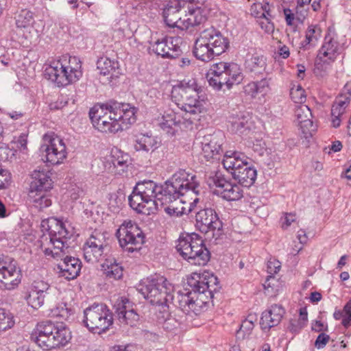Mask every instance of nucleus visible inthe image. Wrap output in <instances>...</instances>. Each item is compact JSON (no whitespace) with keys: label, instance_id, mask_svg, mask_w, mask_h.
I'll return each mask as SVG.
<instances>
[{"label":"nucleus","instance_id":"nucleus-1","mask_svg":"<svg viewBox=\"0 0 351 351\" xmlns=\"http://www.w3.org/2000/svg\"><path fill=\"white\" fill-rule=\"evenodd\" d=\"M186 193H199V184L196 176L180 169L171 181L165 182V187L148 180L139 182L129 196L130 206L137 213L150 215L162 206L177 200Z\"/></svg>","mask_w":351,"mask_h":351},{"label":"nucleus","instance_id":"nucleus-2","mask_svg":"<svg viewBox=\"0 0 351 351\" xmlns=\"http://www.w3.org/2000/svg\"><path fill=\"white\" fill-rule=\"evenodd\" d=\"M188 285L191 288V291L177 292L176 295L171 293L173 300L169 302L186 314L200 313L213 298L214 293L220 289L217 276L208 271L202 274H193L188 279Z\"/></svg>","mask_w":351,"mask_h":351},{"label":"nucleus","instance_id":"nucleus-3","mask_svg":"<svg viewBox=\"0 0 351 351\" xmlns=\"http://www.w3.org/2000/svg\"><path fill=\"white\" fill-rule=\"evenodd\" d=\"M43 234L40 239V246L47 256L61 258L69 245L67 239L72 236L65 223L56 218H49L42 221Z\"/></svg>","mask_w":351,"mask_h":351},{"label":"nucleus","instance_id":"nucleus-4","mask_svg":"<svg viewBox=\"0 0 351 351\" xmlns=\"http://www.w3.org/2000/svg\"><path fill=\"white\" fill-rule=\"evenodd\" d=\"M202 90L195 79L184 80L174 86L171 90V99L178 110L185 113V119L199 121L204 108L198 99Z\"/></svg>","mask_w":351,"mask_h":351},{"label":"nucleus","instance_id":"nucleus-5","mask_svg":"<svg viewBox=\"0 0 351 351\" xmlns=\"http://www.w3.org/2000/svg\"><path fill=\"white\" fill-rule=\"evenodd\" d=\"M32 339L45 350L66 346L71 339V332L63 323L50 321L38 323L32 333Z\"/></svg>","mask_w":351,"mask_h":351},{"label":"nucleus","instance_id":"nucleus-6","mask_svg":"<svg viewBox=\"0 0 351 351\" xmlns=\"http://www.w3.org/2000/svg\"><path fill=\"white\" fill-rule=\"evenodd\" d=\"M45 75L58 86L75 83L82 76V62L76 56H62L46 66Z\"/></svg>","mask_w":351,"mask_h":351},{"label":"nucleus","instance_id":"nucleus-7","mask_svg":"<svg viewBox=\"0 0 351 351\" xmlns=\"http://www.w3.org/2000/svg\"><path fill=\"white\" fill-rule=\"evenodd\" d=\"M176 250L185 261L193 265L204 266L210 258L204 241L195 233L180 236Z\"/></svg>","mask_w":351,"mask_h":351},{"label":"nucleus","instance_id":"nucleus-8","mask_svg":"<svg viewBox=\"0 0 351 351\" xmlns=\"http://www.w3.org/2000/svg\"><path fill=\"white\" fill-rule=\"evenodd\" d=\"M138 290L153 305L167 306L173 300V287L162 276L156 274L145 279L140 284Z\"/></svg>","mask_w":351,"mask_h":351},{"label":"nucleus","instance_id":"nucleus-9","mask_svg":"<svg viewBox=\"0 0 351 351\" xmlns=\"http://www.w3.org/2000/svg\"><path fill=\"white\" fill-rule=\"evenodd\" d=\"M83 322L93 332L101 334L113 324V315L104 303H94L84 311Z\"/></svg>","mask_w":351,"mask_h":351},{"label":"nucleus","instance_id":"nucleus-10","mask_svg":"<svg viewBox=\"0 0 351 351\" xmlns=\"http://www.w3.org/2000/svg\"><path fill=\"white\" fill-rule=\"evenodd\" d=\"M120 246L128 252L138 251L145 242V235L131 220L124 221L116 232Z\"/></svg>","mask_w":351,"mask_h":351},{"label":"nucleus","instance_id":"nucleus-11","mask_svg":"<svg viewBox=\"0 0 351 351\" xmlns=\"http://www.w3.org/2000/svg\"><path fill=\"white\" fill-rule=\"evenodd\" d=\"M110 101L94 106L89 112V116L95 128L102 132L116 133L120 126L117 123V116L110 108Z\"/></svg>","mask_w":351,"mask_h":351},{"label":"nucleus","instance_id":"nucleus-12","mask_svg":"<svg viewBox=\"0 0 351 351\" xmlns=\"http://www.w3.org/2000/svg\"><path fill=\"white\" fill-rule=\"evenodd\" d=\"M43 143L40 151L45 152L47 162L51 165H59L63 162L67 156L66 147L64 141L53 133L44 135Z\"/></svg>","mask_w":351,"mask_h":351},{"label":"nucleus","instance_id":"nucleus-13","mask_svg":"<svg viewBox=\"0 0 351 351\" xmlns=\"http://www.w3.org/2000/svg\"><path fill=\"white\" fill-rule=\"evenodd\" d=\"M22 274L16 262L8 256L0 255V287L14 290L21 282Z\"/></svg>","mask_w":351,"mask_h":351},{"label":"nucleus","instance_id":"nucleus-14","mask_svg":"<svg viewBox=\"0 0 351 351\" xmlns=\"http://www.w3.org/2000/svg\"><path fill=\"white\" fill-rule=\"evenodd\" d=\"M107 232L95 230L83 247L84 256L87 262H97L108 248Z\"/></svg>","mask_w":351,"mask_h":351},{"label":"nucleus","instance_id":"nucleus-15","mask_svg":"<svg viewBox=\"0 0 351 351\" xmlns=\"http://www.w3.org/2000/svg\"><path fill=\"white\" fill-rule=\"evenodd\" d=\"M208 184L215 186V193L228 201H237L243 196L241 185L226 180L221 173H215L208 179Z\"/></svg>","mask_w":351,"mask_h":351},{"label":"nucleus","instance_id":"nucleus-16","mask_svg":"<svg viewBox=\"0 0 351 351\" xmlns=\"http://www.w3.org/2000/svg\"><path fill=\"white\" fill-rule=\"evenodd\" d=\"M182 39L179 36H165L150 43L149 49L162 58H176L182 53Z\"/></svg>","mask_w":351,"mask_h":351},{"label":"nucleus","instance_id":"nucleus-17","mask_svg":"<svg viewBox=\"0 0 351 351\" xmlns=\"http://www.w3.org/2000/svg\"><path fill=\"white\" fill-rule=\"evenodd\" d=\"M195 121H197L195 119H186L185 113L179 110L176 111L173 109H169L162 114L160 126L167 134L174 135L181 124L187 127L193 124Z\"/></svg>","mask_w":351,"mask_h":351},{"label":"nucleus","instance_id":"nucleus-18","mask_svg":"<svg viewBox=\"0 0 351 351\" xmlns=\"http://www.w3.org/2000/svg\"><path fill=\"white\" fill-rule=\"evenodd\" d=\"M196 227L202 232L207 233L209 231H220L222 229V222L220 221L214 209L205 208L200 210L195 216Z\"/></svg>","mask_w":351,"mask_h":351},{"label":"nucleus","instance_id":"nucleus-19","mask_svg":"<svg viewBox=\"0 0 351 351\" xmlns=\"http://www.w3.org/2000/svg\"><path fill=\"white\" fill-rule=\"evenodd\" d=\"M197 38L220 55L224 53L229 46L228 38L212 26L202 31Z\"/></svg>","mask_w":351,"mask_h":351},{"label":"nucleus","instance_id":"nucleus-20","mask_svg":"<svg viewBox=\"0 0 351 351\" xmlns=\"http://www.w3.org/2000/svg\"><path fill=\"white\" fill-rule=\"evenodd\" d=\"M110 108L117 116V123L119 125V131H122L136 121L135 108L129 104L110 101Z\"/></svg>","mask_w":351,"mask_h":351},{"label":"nucleus","instance_id":"nucleus-21","mask_svg":"<svg viewBox=\"0 0 351 351\" xmlns=\"http://www.w3.org/2000/svg\"><path fill=\"white\" fill-rule=\"evenodd\" d=\"M51 173L44 169H35L32 173V181L29 184V196L34 197V193H44L53 187Z\"/></svg>","mask_w":351,"mask_h":351},{"label":"nucleus","instance_id":"nucleus-22","mask_svg":"<svg viewBox=\"0 0 351 351\" xmlns=\"http://www.w3.org/2000/svg\"><path fill=\"white\" fill-rule=\"evenodd\" d=\"M226 64L225 62H220L213 64L208 74L209 85L213 88L219 90L226 86L230 88V83L227 77Z\"/></svg>","mask_w":351,"mask_h":351},{"label":"nucleus","instance_id":"nucleus-23","mask_svg":"<svg viewBox=\"0 0 351 351\" xmlns=\"http://www.w3.org/2000/svg\"><path fill=\"white\" fill-rule=\"evenodd\" d=\"M248 158L242 152L238 151H227L222 160L223 167L232 176H235L238 171L248 163Z\"/></svg>","mask_w":351,"mask_h":351},{"label":"nucleus","instance_id":"nucleus-24","mask_svg":"<svg viewBox=\"0 0 351 351\" xmlns=\"http://www.w3.org/2000/svg\"><path fill=\"white\" fill-rule=\"evenodd\" d=\"M57 268L61 276L67 280H73L80 273L82 262L77 258L66 256L61 259L57 265Z\"/></svg>","mask_w":351,"mask_h":351},{"label":"nucleus","instance_id":"nucleus-25","mask_svg":"<svg viewBox=\"0 0 351 351\" xmlns=\"http://www.w3.org/2000/svg\"><path fill=\"white\" fill-rule=\"evenodd\" d=\"M285 313L281 305L274 304L262 313L260 325L263 330H269L271 328L277 326Z\"/></svg>","mask_w":351,"mask_h":351},{"label":"nucleus","instance_id":"nucleus-26","mask_svg":"<svg viewBox=\"0 0 351 351\" xmlns=\"http://www.w3.org/2000/svg\"><path fill=\"white\" fill-rule=\"evenodd\" d=\"M186 3L185 0H173L167 5L163 10V17L169 27L178 26V23L182 20L181 8H185Z\"/></svg>","mask_w":351,"mask_h":351},{"label":"nucleus","instance_id":"nucleus-27","mask_svg":"<svg viewBox=\"0 0 351 351\" xmlns=\"http://www.w3.org/2000/svg\"><path fill=\"white\" fill-rule=\"evenodd\" d=\"M251 116L247 112H234L228 117V127L234 133L243 134L252 128Z\"/></svg>","mask_w":351,"mask_h":351},{"label":"nucleus","instance_id":"nucleus-28","mask_svg":"<svg viewBox=\"0 0 351 351\" xmlns=\"http://www.w3.org/2000/svg\"><path fill=\"white\" fill-rule=\"evenodd\" d=\"M296 121L302 133L307 138L311 135L314 127L311 120L312 113L311 109L306 105H300L295 110Z\"/></svg>","mask_w":351,"mask_h":351},{"label":"nucleus","instance_id":"nucleus-29","mask_svg":"<svg viewBox=\"0 0 351 351\" xmlns=\"http://www.w3.org/2000/svg\"><path fill=\"white\" fill-rule=\"evenodd\" d=\"M350 92L338 96L331 108L332 124L334 128H338L341 124V117L345 113L346 109L350 103Z\"/></svg>","mask_w":351,"mask_h":351},{"label":"nucleus","instance_id":"nucleus-30","mask_svg":"<svg viewBox=\"0 0 351 351\" xmlns=\"http://www.w3.org/2000/svg\"><path fill=\"white\" fill-rule=\"evenodd\" d=\"M188 13L185 14L183 19L186 26H195L201 24L206 20L204 10L201 7H194L191 1H187L186 6Z\"/></svg>","mask_w":351,"mask_h":351},{"label":"nucleus","instance_id":"nucleus-31","mask_svg":"<svg viewBox=\"0 0 351 351\" xmlns=\"http://www.w3.org/2000/svg\"><path fill=\"white\" fill-rule=\"evenodd\" d=\"M193 53L196 58L204 62H209L220 55L198 38L195 40Z\"/></svg>","mask_w":351,"mask_h":351},{"label":"nucleus","instance_id":"nucleus-32","mask_svg":"<svg viewBox=\"0 0 351 351\" xmlns=\"http://www.w3.org/2000/svg\"><path fill=\"white\" fill-rule=\"evenodd\" d=\"M97 69L103 75H110V78L118 77L119 74V62L108 57L100 58L97 62Z\"/></svg>","mask_w":351,"mask_h":351},{"label":"nucleus","instance_id":"nucleus-33","mask_svg":"<svg viewBox=\"0 0 351 351\" xmlns=\"http://www.w3.org/2000/svg\"><path fill=\"white\" fill-rule=\"evenodd\" d=\"M256 170L249 162L232 178L238 181L239 184L245 187L251 186L256 179Z\"/></svg>","mask_w":351,"mask_h":351},{"label":"nucleus","instance_id":"nucleus-34","mask_svg":"<svg viewBox=\"0 0 351 351\" xmlns=\"http://www.w3.org/2000/svg\"><path fill=\"white\" fill-rule=\"evenodd\" d=\"M221 149V144L218 142L216 136L204 137L202 142V150L203 156L207 160L217 155Z\"/></svg>","mask_w":351,"mask_h":351},{"label":"nucleus","instance_id":"nucleus-35","mask_svg":"<svg viewBox=\"0 0 351 351\" xmlns=\"http://www.w3.org/2000/svg\"><path fill=\"white\" fill-rule=\"evenodd\" d=\"M101 269L110 279L119 280L123 276V267L114 258H106L101 265Z\"/></svg>","mask_w":351,"mask_h":351},{"label":"nucleus","instance_id":"nucleus-36","mask_svg":"<svg viewBox=\"0 0 351 351\" xmlns=\"http://www.w3.org/2000/svg\"><path fill=\"white\" fill-rule=\"evenodd\" d=\"M338 43L330 36H326L324 44L318 51L317 56L335 62L338 56Z\"/></svg>","mask_w":351,"mask_h":351},{"label":"nucleus","instance_id":"nucleus-37","mask_svg":"<svg viewBox=\"0 0 351 351\" xmlns=\"http://www.w3.org/2000/svg\"><path fill=\"white\" fill-rule=\"evenodd\" d=\"M158 141L156 138L147 134H140L136 137L134 149L136 151L145 152H153L158 147Z\"/></svg>","mask_w":351,"mask_h":351},{"label":"nucleus","instance_id":"nucleus-38","mask_svg":"<svg viewBox=\"0 0 351 351\" xmlns=\"http://www.w3.org/2000/svg\"><path fill=\"white\" fill-rule=\"evenodd\" d=\"M245 68L251 73H262L266 68V58L263 56L254 55L246 60Z\"/></svg>","mask_w":351,"mask_h":351},{"label":"nucleus","instance_id":"nucleus-39","mask_svg":"<svg viewBox=\"0 0 351 351\" xmlns=\"http://www.w3.org/2000/svg\"><path fill=\"white\" fill-rule=\"evenodd\" d=\"M333 62L317 56L315 59L313 73L317 77L324 78L327 77L332 69Z\"/></svg>","mask_w":351,"mask_h":351},{"label":"nucleus","instance_id":"nucleus-40","mask_svg":"<svg viewBox=\"0 0 351 351\" xmlns=\"http://www.w3.org/2000/svg\"><path fill=\"white\" fill-rule=\"evenodd\" d=\"M227 77L230 83V88L234 84H239L243 79L239 66L234 62H226Z\"/></svg>","mask_w":351,"mask_h":351},{"label":"nucleus","instance_id":"nucleus-41","mask_svg":"<svg viewBox=\"0 0 351 351\" xmlns=\"http://www.w3.org/2000/svg\"><path fill=\"white\" fill-rule=\"evenodd\" d=\"M252 14L256 18L268 20V16H271L270 5L268 3H254L251 7Z\"/></svg>","mask_w":351,"mask_h":351},{"label":"nucleus","instance_id":"nucleus-42","mask_svg":"<svg viewBox=\"0 0 351 351\" xmlns=\"http://www.w3.org/2000/svg\"><path fill=\"white\" fill-rule=\"evenodd\" d=\"M134 304L131 302L127 298L125 297H120L116 300L114 303L113 308L114 309L115 313L117 315V317L119 318L120 315L125 314V312H127L131 308H132Z\"/></svg>","mask_w":351,"mask_h":351},{"label":"nucleus","instance_id":"nucleus-43","mask_svg":"<svg viewBox=\"0 0 351 351\" xmlns=\"http://www.w3.org/2000/svg\"><path fill=\"white\" fill-rule=\"evenodd\" d=\"M321 29L317 25H310L308 26L305 36V40L304 43L305 47L307 45H315L317 41L321 37Z\"/></svg>","mask_w":351,"mask_h":351},{"label":"nucleus","instance_id":"nucleus-44","mask_svg":"<svg viewBox=\"0 0 351 351\" xmlns=\"http://www.w3.org/2000/svg\"><path fill=\"white\" fill-rule=\"evenodd\" d=\"M34 21L33 12L29 10H23L18 15L16 25L17 27L25 28L32 25Z\"/></svg>","mask_w":351,"mask_h":351},{"label":"nucleus","instance_id":"nucleus-45","mask_svg":"<svg viewBox=\"0 0 351 351\" xmlns=\"http://www.w3.org/2000/svg\"><path fill=\"white\" fill-rule=\"evenodd\" d=\"M47 295L30 291L25 297L27 304L33 308H38L44 304Z\"/></svg>","mask_w":351,"mask_h":351},{"label":"nucleus","instance_id":"nucleus-46","mask_svg":"<svg viewBox=\"0 0 351 351\" xmlns=\"http://www.w3.org/2000/svg\"><path fill=\"white\" fill-rule=\"evenodd\" d=\"M14 325V316L5 309H0V332L11 328Z\"/></svg>","mask_w":351,"mask_h":351},{"label":"nucleus","instance_id":"nucleus-47","mask_svg":"<svg viewBox=\"0 0 351 351\" xmlns=\"http://www.w3.org/2000/svg\"><path fill=\"white\" fill-rule=\"evenodd\" d=\"M31 291H35L40 294L49 295L53 294L56 292L55 288L51 287L50 285L43 280H35L32 283Z\"/></svg>","mask_w":351,"mask_h":351},{"label":"nucleus","instance_id":"nucleus-48","mask_svg":"<svg viewBox=\"0 0 351 351\" xmlns=\"http://www.w3.org/2000/svg\"><path fill=\"white\" fill-rule=\"evenodd\" d=\"M118 319L121 324L133 326L138 322L139 319V315L136 312L134 307H132L127 312H125V314L120 315Z\"/></svg>","mask_w":351,"mask_h":351},{"label":"nucleus","instance_id":"nucleus-49","mask_svg":"<svg viewBox=\"0 0 351 351\" xmlns=\"http://www.w3.org/2000/svg\"><path fill=\"white\" fill-rule=\"evenodd\" d=\"M36 208L42 210L49 207L51 204V200L43 193H34V197H30Z\"/></svg>","mask_w":351,"mask_h":351},{"label":"nucleus","instance_id":"nucleus-50","mask_svg":"<svg viewBox=\"0 0 351 351\" xmlns=\"http://www.w3.org/2000/svg\"><path fill=\"white\" fill-rule=\"evenodd\" d=\"M121 155L118 156L117 158L113 156V159L112 162L114 167L120 168V171H124L125 169L128 167L130 162V157L128 154H123L120 153Z\"/></svg>","mask_w":351,"mask_h":351},{"label":"nucleus","instance_id":"nucleus-51","mask_svg":"<svg viewBox=\"0 0 351 351\" xmlns=\"http://www.w3.org/2000/svg\"><path fill=\"white\" fill-rule=\"evenodd\" d=\"M291 97L295 103L302 104L306 100L304 90L300 86L296 88H292L290 93Z\"/></svg>","mask_w":351,"mask_h":351},{"label":"nucleus","instance_id":"nucleus-52","mask_svg":"<svg viewBox=\"0 0 351 351\" xmlns=\"http://www.w3.org/2000/svg\"><path fill=\"white\" fill-rule=\"evenodd\" d=\"M71 309L66 307V304H61L53 310V315L66 320L71 314Z\"/></svg>","mask_w":351,"mask_h":351},{"label":"nucleus","instance_id":"nucleus-53","mask_svg":"<svg viewBox=\"0 0 351 351\" xmlns=\"http://www.w3.org/2000/svg\"><path fill=\"white\" fill-rule=\"evenodd\" d=\"M10 178L8 171L0 167V189H5L9 185Z\"/></svg>","mask_w":351,"mask_h":351},{"label":"nucleus","instance_id":"nucleus-54","mask_svg":"<svg viewBox=\"0 0 351 351\" xmlns=\"http://www.w3.org/2000/svg\"><path fill=\"white\" fill-rule=\"evenodd\" d=\"M305 326L300 321L297 319V318L291 319L289 321V324L288 326V330L292 333H298L302 328Z\"/></svg>","mask_w":351,"mask_h":351},{"label":"nucleus","instance_id":"nucleus-55","mask_svg":"<svg viewBox=\"0 0 351 351\" xmlns=\"http://www.w3.org/2000/svg\"><path fill=\"white\" fill-rule=\"evenodd\" d=\"M281 267V263L276 259H270L267 262V272L271 275L277 274Z\"/></svg>","mask_w":351,"mask_h":351},{"label":"nucleus","instance_id":"nucleus-56","mask_svg":"<svg viewBox=\"0 0 351 351\" xmlns=\"http://www.w3.org/2000/svg\"><path fill=\"white\" fill-rule=\"evenodd\" d=\"M254 328V323L250 320H245L242 322L238 333H243V336L250 334L251 331Z\"/></svg>","mask_w":351,"mask_h":351},{"label":"nucleus","instance_id":"nucleus-57","mask_svg":"<svg viewBox=\"0 0 351 351\" xmlns=\"http://www.w3.org/2000/svg\"><path fill=\"white\" fill-rule=\"evenodd\" d=\"M19 149H27V135L21 134L16 140L13 142Z\"/></svg>","mask_w":351,"mask_h":351},{"label":"nucleus","instance_id":"nucleus-58","mask_svg":"<svg viewBox=\"0 0 351 351\" xmlns=\"http://www.w3.org/2000/svg\"><path fill=\"white\" fill-rule=\"evenodd\" d=\"M329 336L325 333H321L317 337L315 346L318 349L323 348L329 341Z\"/></svg>","mask_w":351,"mask_h":351},{"label":"nucleus","instance_id":"nucleus-59","mask_svg":"<svg viewBox=\"0 0 351 351\" xmlns=\"http://www.w3.org/2000/svg\"><path fill=\"white\" fill-rule=\"evenodd\" d=\"M257 85L258 93L265 94L269 90V81L267 79H263L261 81L255 82Z\"/></svg>","mask_w":351,"mask_h":351},{"label":"nucleus","instance_id":"nucleus-60","mask_svg":"<svg viewBox=\"0 0 351 351\" xmlns=\"http://www.w3.org/2000/svg\"><path fill=\"white\" fill-rule=\"evenodd\" d=\"M244 91L246 94L254 97L258 93L257 85L255 84V82L247 84L244 87Z\"/></svg>","mask_w":351,"mask_h":351},{"label":"nucleus","instance_id":"nucleus-61","mask_svg":"<svg viewBox=\"0 0 351 351\" xmlns=\"http://www.w3.org/2000/svg\"><path fill=\"white\" fill-rule=\"evenodd\" d=\"M284 220L285 221L282 223V228L283 229H287L295 221V215L293 213H287Z\"/></svg>","mask_w":351,"mask_h":351},{"label":"nucleus","instance_id":"nucleus-62","mask_svg":"<svg viewBox=\"0 0 351 351\" xmlns=\"http://www.w3.org/2000/svg\"><path fill=\"white\" fill-rule=\"evenodd\" d=\"M165 210L170 216L178 217L183 213L182 211L180 210L178 208H175L173 206H168L165 207Z\"/></svg>","mask_w":351,"mask_h":351},{"label":"nucleus","instance_id":"nucleus-63","mask_svg":"<svg viewBox=\"0 0 351 351\" xmlns=\"http://www.w3.org/2000/svg\"><path fill=\"white\" fill-rule=\"evenodd\" d=\"M278 54L284 59L287 58L290 55L289 47L285 45H280L278 50Z\"/></svg>","mask_w":351,"mask_h":351},{"label":"nucleus","instance_id":"nucleus-64","mask_svg":"<svg viewBox=\"0 0 351 351\" xmlns=\"http://www.w3.org/2000/svg\"><path fill=\"white\" fill-rule=\"evenodd\" d=\"M271 18V16H268V20L265 19V21H266V23L265 24L264 22H261L260 23L261 28L262 29H265V32H267V33L272 32L273 30H274V28L273 23H271L270 22Z\"/></svg>","mask_w":351,"mask_h":351}]
</instances>
